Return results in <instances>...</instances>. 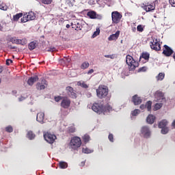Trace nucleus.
Here are the masks:
<instances>
[{
    "label": "nucleus",
    "instance_id": "1",
    "mask_svg": "<svg viewBox=\"0 0 175 175\" xmlns=\"http://www.w3.org/2000/svg\"><path fill=\"white\" fill-rule=\"evenodd\" d=\"M92 109L97 114H106V113L111 111L113 108L109 104L103 107L102 104L94 103L92 106Z\"/></svg>",
    "mask_w": 175,
    "mask_h": 175
},
{
    "label": "nucleus",
    "instance_id": "2",
    "mask_svg": "<svg viewBox=\"0 0 175 175\" xmlns=\"http://www.w3.org/2000/svg\"><path fill=\"white\" fill-rule=\"evenodd\" d=\"M96 95L100 99H103L109 95V88L105 85H100L96 90Z\"/></svg>",
    "mask_w": 175,
    "mask_h": 175
},
{
    "label": "nucleus",
    "instance_id": "3",
    "mask_svg": "<svg viewBox=\"0 0 175 175\" xmlns=\"http://www.w3.org/2000/svg\"><path fill=\"white\" fill-rule=\"evenodd\" d=\"M126 62L131 70L136 69L139 66V62L133 59V57L129 55L126 57Z\"/></svg>",
    "mask_w": 175,
    "mask_h": 175
},
{
    "label": "nucleus",
    "instance_id": "4",
    "mask_svg": "<svg viewBox=\"0 0 175 175\" xmlns=\"http://www.w3.org/2000/svg\"><path fill=\"white\" fill-rule=\"evenodd\" d=\"M81 146V139L79 137H72L70 142V147L72 150H77V148H79Z\"/></svg>",
    "mask_w": 175,
    "mask_h": 175
},
{
    "label": "nucleus",
    "instance_id": "5",
    "mask_svg": "<svg viewBox=\"0 0 175 175\" xmlns=\"http://www.w3.org/2000/svg\"><path fill=\"white\" fill-rule=\"evenodd\" d=\"M141 136L145 139H150L151 137V130L150 127L144 126L141 129Z\"/></svg>",
    "mask_w": 175,
    "mask_h": 175
},
{
    "label": "nucleus",
    "instance_id": "6",
    "mask_svg": "<svg viewBox=\"0 0 175 175\" xmlns=\"http://www.w3.org/2000/svg\"><path fill=\"white\" fill-rule=\"evenodd\" d=\"M111 18L113 24H118L121 21V18H122V14L118 11H113L111 12Z\"/></svg>",
    "mask_w": 175,
    "mask_h": 175
},
{
    "label": "nucleus",
    "instance_id": "7",
    "mask_svg": "<svg viewBox=\"0 0 175 175\" xmlns=\"http://www.w3.org/2000/svg\"><path fill=\"white\" fill-rule=\"evenodd\" d=\"M44 139L47 142V143H49V144H53L57 139V137L54 134H51L50 133H45L44 134Z\"/></svg>",
    "mask_w": 175,
    "mask_h": 175
},
{
    "label": "nucleus",
    "instance_id": "8",
    "mask_svg": "<svg viewBox=\"0 0 175 175\" xmlns=\"http://www.w3.org/2000/svg\"><path fill=\"white\" fill-rule=\"evenodd\" d=\"M150 47L152 50L159 51V50H161V42H159L158 39L152 38V40L150 41Z\"/></svg>",
    "mask_w": 175,
    "mask_h": 175
},
{
    "label": "nucleus",
    "instance_id": "9",
    "mask_svg": "<svg viewBox=\"0 0 175 175\" xmlns=\"http://www.w3.org/2000/svg\"><path fill=\"white\" fill-rule=\"evenodd\" d=\"M156 102H166L165 94L162 92L157 91L154 94Z\"/></svg>",
    "mask_w": 175,
    "mask_h": 175
},
{
    "label": "nucleus",
    "instance_id": "10",
    "mask_svg": "<svg viewBox=\"0 0 175 175\" xmlns=\"http://www.w3.org/2000/svg\"><path fill=\"white\" fill-rule=\"evenodd\" d=\"M142 8L145 12H152V10H155V5L150 3H145L143 4Z\"/></svg>",
    "mask_w": 175,
    "mask_h": 175
},
{
    "label": "nucleus",
    "instance_id": "11",
    "mask_svg": "<svg viewBox=\"0 0 175 175\" xmlns=\"http://www.w3.org/2000/svg\"><path fill=\"white\" fill-rule=\"evenodd\" d=\"M61 106L64 109H69L70 107V100L67 97H64L61 103Z\"/></svg>",
    "mask_w": 175,
    "mask_h": 175
},
{
    "label": "nucleus",
    "instance_id": "12",
    "mask_svg": "<svg viewBox=\"0 0 175 175\" xmlns=\"http://www.w3.org/2000/svg\"><path fill=\"white\" fill-rule=\"evenodd\" d=\"M163 54H164L165 57H170V55L173 54V49L169 47L167 45H164Z\"/></svg>",
    "mask_w": 175,
    "mask_h": 175
},
{
    "label": "nucleus",
    "instance_id": "13",
    "mask_svg": "<svg viewBox=\"0 0 175 175\" xmlns=\"http://www.w3.org/2000/svg\"><path fill=\"white\" fill-rule=\"evenodd\" d=\"M66 91L67 92V94L70 96V98H76V93L75 92V90H73V88L70 86H68L66 88Z\"/></svg>",
    "mask_w": 175,
    "mask_h": 175
},
{
    "label": "nucleus",
    "instance_id": "14",
    "mask_svg": "<svg viewBox=\"0 0 175 175\" xmlns=\"http://www.w3.org/2000/svg\"><path fill=\"white\" fill-rule=\"evenodd\" d=\"M36 121L40 124H44V112H39L37 113Z\"/></svg>",
    "mask_w": 175,
    "mask_h": 175
},
{
    "label": "nucleus",
    "instance_id": "15",
    "mask_svg": "<svg viewBox=\"0 0 175 175\" xmlns=\"http://www.w3.org/2000/svg\"><path fill=\"white\" fill-rule=\"evenodd\" d=\"M47 81L44 79H42L41 83H37L38 90H44V88H47Z\"/></svg>",
    "mask_w": 175,
    "mask_h": 175
},
{
    "label": "nucleus",
    "instance_id": "16",
    "mask_svg": "<svg viewBox=\"0 0 175 175\" xmlns=\"http://www.w3.org/2000/svg\"><path fill=\"white\" fill-rule=\"evenodd\" d=\"M10 41L12 43H14L15 44H25V43H27V40H20V39H17L16 38H11Z\"/></svg>",
    "mask_w": 175,
    "mask_h": 175
},
{
    "label": "nucleus",
    "instance_id": "17",
    "mask_svg": "<svg viewBox=\"0 0 175 175\" xmlns=\"http://www.w3.org/2000/svg\"><path fill=\"white\" fill-rule=\"evenodd\" d=\"M38 80H39V77L38 76L36 75L31 77L27 80V84L28 85H33L34 83H36Z\"/></svg>",
    "mask_w": 175,
    "mask_h": 175
},
{
    "label": "nucleus",
    "instance_id": "18",
    "mask_svg": "<svg viewBox=\"0 0 175 175\" xmlns=\"http://www.w3.org/2000/svg\"><path fill=\"white\" fill-rule=\"evenodd\" d=\"M152 105V102L148 101L146 105H142L140 106V109H141V110H144V109H146V107L148 111H150Z\"/></svg>",
    "mask_w": 175,
    "mask_h": 175
},
{
    "label": "nucleus",
    "instance_id": "19",
    "mask_svg": "<svg viewBox=\"0 0 175 175\" xmlns=\"http://www.w3.org/2000/svg\"><path fill=\"white\" fill-rule=\"evenodd\" d=\"M120 36V31H117L115 33L111 34L109 38H108V40L111 42V40H117Z\"/></svg>",
    "mask_w": 175,
    "mask_h": 175
},
{
    "label": "nucleus",
    "instance_id": "20",
    "mask_svg": "<svg viewBox=\"0 0 175 175\" xmlns=\"http://www.w3.org/2000/svg\"><path fill=\"white\" fill-rule=\"evenodd\" d=\"M155 116L150 114L146 118V122H148V124H152V123L155 122Z\"/></svg>",
    "mask_w": 175,
    "mask_h": 175
},
{
    "label": "nucleus",
    "instance_id": "21",
    "mask_svg": "<svg viewBox=\"0 0 175 175\" xmlns=\"http://www.w3.org/2000/svg\"><path fill=\"white\" fill-rule=\"evenodd\" d=\"M133 102L135 106L137 105H140V103H142V98L137 96V95H135L133 96Z\"/></svg>",
    "mask_w": 175,
    "mask_h": 175
},
{
    "label": "nucleus",
    "instance_id": "22",
    "mask_svg": "<svg viewBox=\"0 0 175 175\" xmlns=\"http://www.w3.org/2000/svg\"><path fill=\"white\" fill-rule=\"evenodd\" d=\"M168 124H169V122L167 120H163L159 122L158 127L159 129L165 128L167 126Z\"/></svg>",
    "mask_w": 175,
    "mask_h": 175
},
{
    "label": "nucleus",
    "instance_id": "23",
    "mask_svg": "<svg viewBox=\"0 0 175 175\" xmlns=\"http://www.w3.org/2000/svg\"><path fill=\"white\" fill-rule=\"evenodd\" d=\"M26 16H27V19L29 21L31 20H35L36 18V16H35V13L33 12H30L28 14H26Z\"/></svg>",
    "mask_w": 175,
    "mask_h": 175
},
{
    "label": "nucleus",
    "instance_id": "24",
    "mask_svg": "<svg viewBox=\"0 0 175 175\" xmlns=\"http://www.w3.org/2000/svg\"><path fill=\"white\" fill-rule=\"evenodd\" d=\"M139 59H145V61H148L150 59V53H143L140 56Z\"/></svg>",
    "mask_w": 175,
    "mask_h": 175
},
{
    "label": "nucleus",
    "instance_id": "25",
    "mask_svg": "<svg viewBox=\"0 0 175 175\" xmlns=\"http://www.w3.org/2000/svg\"><path fill=\"white\" fill-rule=\"evenodd\" d=\"M87 16L92 19L96 18V12L94 11H90L87 13Z\"/></svg>",
    "mask_w": 175,
    "mask_h": 175
},
{
    "label": "nucleus",
    "instance_id": "26",
    "mask_svg": "<svg viewBox=\"0 0 175 175\" xmlns=\"http://www.w3.org/2000/svg\"><path fill=\"white\" fill-rule=\"evenodd\" d=\"M69 62H70V58L69 57H64L60 60V64H62V65H68Z\"/></svg>",
    "mask_w": 175,
    "mask_h": 175
},
{
    "label": "nucleus",
    "instance_id": "27",
    "mask_svg": "<svg viewBox=\"0 0 175 175\" xmlns=\"http://www.w3.org/2000/svg\"><path fill=\"white\" fill-rule=\"evenodd\" d=\"M160 129H161V133L162 135H167L169 133V131H170V129L167 126V127H161V128H160Z\"/></svg>",
    "mask_w": 175,
    "mask_h": 175
},
{
    "label": "nucleus",
    "instance_id": "28",
    "mask_svg": "<svg viewBox=\"0 0 175 175\" xmlns=\"http://www.w3.org/2000/svg\"><path fill=\"white\" fill-rule=\"evenodd\" d=\"M59 167L60 169H66V167H68V163L65 161H60L59 163Z\"/></svg>",
    "mask_w": 175,
    "mask_h": 175
},
{
    "label": "nucleus",
    "instance_id": "29",
    "mask_svg": "<svg viewBox=\"0 0 175 175\" xmlns=\"http://www.w3.org/2000/svg\"><path fill=\"white\" fill-rule=\"evenodd\" d=\"M162 106H163V104L162 103H156L153 107V110L154 111H157V110H159V109H161Z\"/></svg>",
    "mask_w": 175,
    "mask_h": 175
},
{
    "label": "nucleus",
    "instance_id": "30",
    "mask_svg": "<svg viewBox=\"0 0 175 175\" xmlns=\"http://www.w3.org/2000/svg\"><path fill=\"white\" fill-rule=\"evenodd\" d=\"M77 85L82 87V88H88V85L85 84V82L79 81L77 82Z\"/></svg>",
    "mask_w": 175,
    "mask_h": 175
},
{
    "label": "nucleus",
    "instance_id": "31",
    "mask_svg": "<svg viewBox=\"0 0 175 175\" xmlns=\"http://www.w3.org/2000/svg\"><path fill=\"white\" fill-rule=\"evenodd\" d=\"M27 137L29 139V140H32L35 139V134L32 131H28L27 134Z\"/></svg>",
    "mask_w": 175,
    "mask_h": 175
},
{
    "label": "nucleus",
    "instance_id": "32",
    "mask_svg": "<svg viewBox=\"0 0 175 175\" xmlns=\"http://www.w3.org/2000/svg\"><path fill=\"white\" fill-rule=\"evenodd\" d=\"M99 33H100V29L99 27H96V31L94 32L92 38V39L96 38V36H99Z\"/></svg>",
    "mask_w": 175,
    "mask_h": 175
},
{
    "label": "nucleus",
    "instance_id": "33",
    "mask_svg": "<svg viewBox=\"0 0 175 175\" xmlns=\"http://www.w3.org/2000/svg\"><path fill=\"white\" fill-rule=\"evenodd\" d=\"M35 49H36V42L33 41L29 44V49L35 50Z\"/></svg>",
    "mask_w": 175,
    "mask_h": 175
},
{
    "label": "nucleus",
    "instance_id": "34",
    "mask_svg": "<svg viewBox=\"0 0 175 175\" xmlns=\"http://www.w3.org/2000/svg\"><path fill=\"white\" fill-rule=\"evenodd\" d=\"M157 81H161L163 79H165V73L160 72L158 76L156 77Z\"/></svg>",
    "mask_w": 175,
    "mask_h": 175
},
{
    "label": "nucleus",
    "instance_id": "35",
    "mask_svg": "<svg viewBox=\"0 0 175 175\" xmlns=\"http://www.w3.org/2000/svg\"><path fill=\"white\" fill-rule=\"evenodd\" d=\"M0 10L4 11L8 10V5H6L3 2L0 1Z\"/></svg>",
    "mask_w": 175,
    "mask_h": 175
},
{
    "label": "nucleus",
    "instance_id": "36",
    "mask_svg": "<svg viewBox=\"0 0 175 175\" xmlns=\"http://www.w3.org/2000/svg\"><path fill=\"white\" fill-rule=\"evenodd\" d=\"M82 152H83V154H91V152H94V150L88 148H83Z\"/></svg>",
    "mask_w": 175,
    "mask_h": 175
},
{
    "label": "nucleus",
    "instance_id": "37",
    "mask_svg": "<svg viewBox=\"0 0 175 175\" xmlns=\"http://www.w3.org/2000/svg\"><path fill=\"white\" fill-rule=\"evenodd\" d=\"M21 17H23V13L16 14L14 16L13 20L14 21H18Z\"/></svg>",
    "mask_w": 175,
    "mask_h": 175
},
{
    "label": "nucleus",
    "instance_id": "38",
    "mask_svg": "<svg viewBox=\"0 0 175 175\" xmlns=\"http://www.w3.org/2000/svg\"><path fill=\"white\" fill-rule=\"evenodd\" d=\"M139 114H140V110L139 109H135L133 111H131L132 117H136V116H139Z\"/></svg>",
    "mask_w": 175,
    "mask_h": 175
},
{
    "label": "nucleus",
    "instance_id": "39",
    "mask_svg": "<svg viewBox=\"0 0 175 175\" xmlns=\"http://www.w3.org/2000/svg\"><path fill=\"white\" fill-rule=\"evenodd\" d=\"M89 66H90V63H88V62H85L82 63V64L81 65V68L82 69H87V68H88Z\"/></svg>",
    "mask_w": 175,
    "mask_h": 175
},
{
    "label": "nucleus",
    "instance_id": "40",
    "mask_svg": "<svg viewBox=\"0 0 175 175\" xmlns=\"http://www.w3.org/2000/svg\"><path fill=\"white\" fill-rule=\"evenodd\" d=\"M68 131L70 133H73V132L76 131V127H75V124H72L70 126H69Z\"/></svg>",
    "mask_w": 175,
    "mask_h": 175
},
{
    "label": "nucleus",
    "instance_id": "41",
    "mask_svg": "<svg viewBox=\"0 0 175 175\" xmlns=\"http://www.w3.org/2000/svg\"><path fill=\"white\" fill-rule=\"evenodd\" d=\"M83 140L85 143H88V142L90 140V135H83Z\"/></svg>",
    "mask_w": 175,
    "mask_h": 175
},
{
    "label": "nucleus",
    "instance_id": "42",
    "mask_svg": "<svg viewBox=\"0 0 175 175\" xmlns=\"http://www.w3.org/2000/svg\"><path fill=\"white\" fill-rule=\"evenodd\" d=\"M21 23H27L29 21L28 17L27 16V14H24L23 17L21 19Z\"/></svg>",
    "mask_w": 175,
    "mask_h": 175
},
{
    "label": "nucleus",
    "instance_id": "43",
    "mask_svg": "<svg viewBox=\"0 0 175 175\" xmlns=\"http://www.w3.org/2000/svg\"><path fill=\"white\" fill-rule=\"evenodd\" d=\"M42 3H44V5H50L53 0H41Z\"/></svg>",
    "mask_w": 175,
    "mask_h": 175
},
{
    "label": "nucleus",
    "instance_id": "44",
    "mask_svg": "<svg viewBox=\"0 0 175 175\" xmlns=\"http://www.w3.org/2000/svg\"><path fill=\"white\" fill-rule=\"evenodd\" d=\"M98 3L99 4L100 8H105L106 3L103 1H98Z\"/></svg>",
    "mask_w": 175,
    "mask_h": 175
},
{
    "label": "nucleus",
    "instance_id": "45",
    "mask_svg": "<svg viewBox=\"0 0 175 175\" xmlns=\"http://www.w3.org/2000/svg\"><path fill=\"white\" fill-rule=\"evenodd\" d=\"M6 132H9L10 133L13 132V127L12 126H8L5 128Z\"/></svg>",
    "mask_w": 175,
    "mask_h": 175
},
{
    "label": "nucleus",
    "instance_id": "46",
    "mask_svg": "<svg viewBox=\"0 0 175 175\" xmlns=\"http://www.w3.org/2000/svg\"><path fill=\"white\" fill-rule=\"evenodd\" d=\"M137 30L138 32H143L144 31V29L143 28V26L142 25H139L137 27Z\"/></svg>",
    "mask_w": 175,
    "mask_h": 175
},
{
    "label": "nucleus",
    "instance_id": "47",
    "mask_svg": "<svg viewBox=\"0 0 175 175\" xmlns=\"http://www.w3.org/2000/svg\"><path fill=\"white\" fill-rule=\"evenodd\" d=\"M147 70V67H142L139 68L138 72H146Z\"/></svg>",
    "mask_w": 175,
    "mask_h": 175
},
{
    "label": "nucleus",
    "instance_id": "48",
    "mask_svg": "<svg viewBox=\"0 0 175 175\" xmlns=\"http://www.w3.org/2000/svg\"><path fill=\"white\" fill-rule=\"evenodd\" d=\"M62 99H64V97H61V96L55 97V102H59V100H62Z\"/></svg>",
    "mask_w": 175,
    "mask_h": 175
},
{
    "label": "nucleus",
    "instance_id": "49",
    "mask_svg": "<svg viewBox=\"0 0 175 175\" xmlns=\"http://www.w3.org/2000/svg\"><path fill=\"white\" fill-rule=\"evenodd\" d=\"M105 58H110L111 59H113L114 58V56L113 55H105Z\"/></svg>",
    "mask_w": 175,
    "mask_h": 175
},
{
    "label": "nucleus",
    "instance_id": "50",
    "mask_svg": "<svg viewBox=\"0 0 175 175\" xmlns=\"http://www.w3.org/2000/svg\"><path fill=\"white\" fill-rule=\"evenodd\" d=\"M109 140H110L111 142H113V134H109V137H108Z\"/></svg>",
    "mask_w": 175,
    "mask_h": 175
},
{
    "label": "nucleus",
    "instance_id": "51",
    "mask_svg": "<svg viewBox=\"0 0 175 175\" xmlns=\"http://www.w3.org/2000/svg\"><path fill=\"white\" fill-rule=\"evenodd\" d=\"M170 3L172 5L174 8H175V0H170Z\"/></svg>",
    "mask_w": 175,
    "mask_h": 175
},
{
    "label": "nucleus",
    "instance_id": "52",
    "mask_svg": "<svg viewBox=\"0 0 175 175\" xmlns=\"http://www.w3.org/2000/svg\"><path fill=\"white\" fill-rule=\"evenodd\" d=\"M12 62H13L12 61V59H8L6 60V65H9V64H12Z\"/></svg>",
    "mask_w": 175,
    "mask_h": 175
},
{
    "label": "nucleus",
    "instance_id": "53",
    "mask_svg": "<svg viewBox=\"0 0 175 175\" xmlns=\"http://www.w3.org/2000/svg\"><path fill=\"white\" fill-rule=\"evenodd\" d=\"M89 5H95V1L94 0H89Z\"/></svg>",
    "mask_w": 175,
    "mask_h": 175
},
{
    "label": "nucleus",
    "instance_id": "54",
    "mask_svg": "<svg viewBox=\"0 0 175 175\" xmlns=\"http://www.w3.org/2000/svg\"><path fill=\"white\" fill-rule=\"evenodd\" d=\"M172 128H173V129H175V120H174L171 124Z\"/></svg>",
    "mask_w": 175,
    "mask_h": 175
},
{
    "label": "nucleus",
    "instance_id": "55",
    "mask_svg": "<svg viewBox=\"0 0 175 175\" xmlns=\"http://www.w3.org/2000/svg\"><path fill=\"white\" fill-rule=\"evenodd\" d=\"M25 100V97H23V96L18 98L19 102H23V100Z\"/></svg>",
    "mask_w": 175,
    "mask_h": 175
},
{
    "label": "nucleus",
    "instance_id": "56",
    "mask_svg": "<svg viewBox=\"0 0 175 175\" xmlns=\"http://www.w3.org/2000/svg\"><path fill=\"white\" fill-rule=\"evenodd\" d=\"M94 72V69H90L88 72V75H92V72Z\"/></svg>",
    "mask_w": 175,
    "mask_h": 175
},
{
    "label": "nucleus",
    "instance_id": "57",
    "mask_svg": "<svg viewBox=\"0 0 175 175\" xmlns=\"http://www.w3.org/2000/svg\"><path fill=\"white\" fill-rule=\"evenodd\" d=\"M54 50H55V48L53 47V48H50L48 51H54Z\"/></svg>",
    "mask_w": 175,
    "mask_h": 175
},
{
    "label": "nucleus",
    "instance_id": "58",
    "mask_svg": "<svg viewBox=\"0 0 175 175\" xmlns=\"http://www.w3.org/2000/svg\"><path fill=\"white\" fill-rule=\"evenodd\" d=\"M3 71V68L2 66H0V73H2Z\"/></svg>",
    "mask_w": 175,
    "mask_h": 175
},
{
    "label": "nucleus",
    "instance_id": "59",
    "mask_svg": "<svg viewBox=\"0 0 175 175\" xmlns=\"http://www.w3.org/2000/svg\"><path fill=\"white\" fill-rule=\"evenodd\" d=\"M132 31L133 32H136V27H133Z\"/></svg>",
    "mask_w": 175,
    "mask_h": 175
},
{
    "label": "nucleus",
    "instance_id": "60",
    "mask_svg": "<svg viewBox=\"0 0 175 175\" xmlns=\"http://www.w3.org/2000/svg\"><path fill=\"white\" fill-rule=\"evenodd\" d=\"M0 31H3V27L0 25Z\"/></svg>",
    "mask_w": 175,
    "mask_h": 175
},
{
    "label": "nucleus",
    "instance_id": "61",
    "mask_svg": "<svg viewBox=\"0 0 175 175\" xmlns=\"http://www.w3.org/2000/svg\"><path fill=\"white\" fill-rule=\"evenodd\" d=\"M66 28H70V25L67 24V25H66Z\"/></svg>",
    "mask_w": 175,
    "mask_h": 175
},
{
    "label": "nucleus",
    "instance_id": "62",
    "mask_svg": "<svg viewBox=\"0 0 175 175\" xmlns=\"http://www.w3.org/2000/svg\"><path fill=\"white\" fill-rule=\"evenodd\" d=\"M84 165H85V163H84V162H82V163H81V166H84Z\"/></svg>",
    "mask_w": 175,
    "mask_h": 175
},
{
    "label": "nucleus",
    "instance_id": "63",
    "mask_svg": "<svg viewBox=\"0 0 175 175\" xmlns=\"http://www.w3.org/2000/svg\"><path fill=\"white\" fill-rule=\"evenodd\" d=\"M72 25H73V23H71V26H72Z\"/></svg>",
    "mask_w": 175,
    "mask_h": 175
},
{
    "label": "nucleus",
    "instance_id": "64",
    "mask_svg": "<svg viewBox=\"0 0 175 175\" xmlns=\"http://www.w3.org/2000/svg\"><path fill=\"white\" fill-rule=\"evenodd\" d=\"M89 96H91V94H89Z\"/></svg>",
    "mask_w": 175,
    "mask_h": 175
}]
</instances>
